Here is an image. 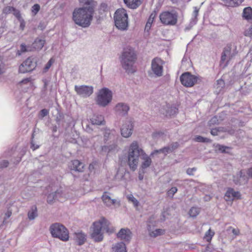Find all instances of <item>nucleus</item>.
I'll return each mask as SVG.
<instances>
[{"mask_svg": "<svg viewBox=\"0 0 252 252\" xmlns=\"http://www.w3.org/2000/svg\"><path fill=\"white\" fill-rule=\"evenodd\" d=\"M13 14L18 19V20H20L23 19L21 17L20 11L16 9L15 8V10L13 11Z\"/></svg>", "mask_w": 252, "mask_h": 252, "instance_id": "obj_43", "label": "nucleus"}, {"mask_svg": "<svg viewBox=\"0 0 252 252\" xmlns=\"http://www.w3.org/2000/svg\"><path fill=\"white\" fill-rule=\"evenodd\" d=\"M156 16V12L154 11L153 12H152L151 15H150V17L148 20V21L149 22H151V23H153V21H154V18H155Z\"/></svg>", "mask_w": 252, "mask_h": 252, "instance_id": "obj_55", "label": "nucleus"}, {"mask_svg": "<svg viewBox=\"0 0 252 252\" xmlns=\"http://www.w3.org/2000/svg\"><path fill=\"white\" fill-rule=\"evenodd\" d=\"M110 224V222L104 217L94 221L93 224L92 232L91 234V238L95 242H100L103 239L104 231L112 233L114 232V229L109 228Z\"/></svg>", "mask_w": 252, "mask_h": 252, "instance_id": "obj_2", "label": "nucleus"}, {"mask_svg": "<svg viewBox=\"0 0 252 252\" xmlns=\"http://www.w3.org/2000/svg\"><path fill=\"white\" fill-rule=\"evenodd\" d=\"M117 138V136L115 135L114 131L110 129H105L104 132V141L106 143L109 141L110 143H114Z\"/></svg>", "mask_w": 252, "mask_h": 252, "instance_id": "obj_21", "label": "nucleus"}, {"mask_svg": "<svg viewBox=\"0 0 252 252\" xmlns=\"http://www.w3.org/2000/svg\"><path fill=\"white\" fill-rule=\"evenodd\" d=\"M195 24V21H193V20L191 21L190 22L189 27H186V28L185 29V30L186 31L189 30L191 29V28L193 26V25H194Z\"/></svg>", "mask_w": 252, "mask_h": 252, "instance_id": "obj_57", "label": "nucleus"}, {"mask_svg": "<svg viewBox=\"0 0 252 252\" xmlns=\"http://www.w3.org/2000/svg\"><path fill=\"white\" fill-rule=\"evenodd\" d=\"M181 84L186 87H191L197 83L198 77L191 74L189 72L183 73L180 77Z\"/></svg>", "mask_w": 252, "mask_h": 252, "instance_id": "obj_10", "label": "nucleus"}, {"mask_svg": "<svg viewBox=\"0 0 252 252\" xmlns=\"http://www.w3.org/2000/svg\"><path fill=\"white\" fill-rule=\"evenodd\" d=\"M15 10V8L11 6L6 7L4 9L3 12L5 13L13 12V11Z\"/></svg>", "mask_w": 252, "mask_h": 252, "instance_id": "obj_47", "label": "nucleus"}, {"mask_svg": "<svg viewBox=\"0 0 252 252\" xmlns=\"http://www.w3.org/2000/svg\"><path fill=\"white\" fill-rule=\"evenodd\" d=\"M128 199L129 200H130L131 201H132L133 203L134 206H137L138 205V204H139L138 201L133 196L131 197H129Z\"/></svg>", "mask_w": 252, "mask_h": 252, "instance_id": "obj_54", "label": "nucleus"}, {"mask_svg": "<svg viewBox=\"0 0 252 252\" xmlns=\"http://www.w3.org/2000/svg\"><path fill=\"white\" fill-rule=\"evenodd\" d=\"M215 232L209 229L205 234L204 239H205L207 242H210L212 240L213 236L214 235Z\"/></svg>", "mask_w": 252, "mask_h": 252, "instance_id": "obj_32", "label": "nucleus"}, {"mask_svg": "<svg viewBox=\"0 0 252 252\" xmlns=\"http://www.w3.org/2000/svg\"><path fill=\"white\" fill-rule=\"evenodd\" d=\"M177 191V189L176 187H172L171 189L168 191V194L169 196H173Z\"/></svg>", "mask_w": 252, "mask_h": 252, "instance_id": "obj_46", "label": "nucleus"}, {"mask_svg": "<svg viewBox=\"0 0 252 252\" xmlns=\"http://www.w3.org/2000/svg\"><path fill=\"white\" fill-rule=\"evenodd\" d=\"M244 35L247 36H252V26L245 32Z\"/></svg>", "mask_w": 252, "mask_h": 252, "instance_id": "obj_50", "label": "nucleus"}, {"mask_svg": "<svg viewBox=\"0 0 252 252\" xmlns=\"http://www.w3.org/2000/svg\"><path fill=\"white\" fill-rule=\"evenodd\" d=\"M28 218L30 220H34L37 216V207L35 205H32L28 212Z\"/></svg>", "mask_w": 252, "mask_h": 252, "instance_id": "obj_28", "label": "nucleus"}, {"mask_svg": "<svg viewBox=\"0 0 252 252\" xmlns=\"http://www.w3.org/2000/svg\"><path fill=\"white\" fill-rule=\"evenodd\" d=\"M196 170V168L195 167L193 168H189L187 170V173L189 175H193V172Z\"/></svg>", "mask_w": 252, "mask_h": 252, "instance_id": "obj_53", "label": "nucleus"}, {"mask_svg": "<svg viewBox=\"0 0 252 252\" xmlns=\"http://www.w3.org/2000/svg\"><path fill=\"white\" fill-rule=\"evenodd\" d=\"M161 150L162 153H164L165 154L172 152L169 146L161 148Z\"/></svg>", "mask_w": 252, "mask_h": 252, "instance_id": "obj_49", "label": "nucleus"}, {"mask_svg": "<svg viewBox=\"0 0 252 252\" xmlns=\"http://www.w3.org/2000/svg\"><path fill=\"white\" fill-rule=\"evenodd\" d=\"M53 63L52 59H50L48 62L46 63L44 69L45 70V71H46L48 70L50 67H51L52 64Z\"/></svg>", "mask_w": 252, "mask_h": 252, "instance_id": "obj_52", "label": "nucleus"}, {"mask_svg": "<svg viewBox=\"0 0 252 252\" xmlns=\"http://www.w3.org/2000/svg\"><path fill=\"white\" fill-rule=\"evenodd\" d=\"M128 106L124 103H119L117 104L115 107V110L118 115L120 116H125L129 110Z\"/></svg>", "mask_w": 252, "mask_h": 252, "instance_id": "obj_20", "label": "nucleus"}, {"mask_svg": "<svg viewBox=\"0 0 252 252\" xmlns=\"http://www.w3.org/2000/svg\"><path fill=\"white\" fill-rule=\"evenodd\" d=\"M136 60V54L133 48L127 47L124 49L120 61L122 67L128 73H132L134 72L133 65Z\"/></svg>", "mask_w": 252, "mask_h": 252, "instance_id": "obj_4", "label": "nucleus"}, {"mask_svg": "<svg viewBox=\"0 0 252 252\" xmlns=\"http://www.w3.org/2000/svg\"><path fill=\"white\" fill-rule=\"evenodd\" d=\"M101 149H102V151H104V152H107V151L109 152L111 150V149L110 148V147L107 146H102Z\"/></svg>", "mask_w": 252, "mask_h": 252, "instance_id": "obj_64", "label": "nucleus"}, {"mask_svg": "<svg viewBox=\"0 0 252 252\" xmlns=\"http://www.w3.org/2000/svg\"><path fill=\"white\" fill-rule=\"evenodd\" d=\"M199 213V209L197 207H193L189 211V215L191 217L195 218Z\"/></svg>", "mask_w": 252, "mask_h": 252, "instance_id": "obj_33", "label": "nucleus"}, {"mask_svg": "<svg viewBox=\"0 0 252 252\" xmlns=\"http://www.w3.org/2000/svg\"><path fill=\"white\" fill-rule=\"evenodd\" d=\"M30 81H31V79L30 78H25V79H23V80H22L20 82V83L21 84H27L28 83H30Z\"/></svg>", "mask_w": 252, "mask_h": 252, "instance_id": "obj_62", "label": "nucleus"}, {"mask_svg": "<svg viewBox=\"0 0 252 252\" xmlns=\"http://www.w3.org/2000/svg\"><path fill=\"white\" fill-rule=\"evenodd\" d=\"M20 52L22 53L26 52L29 51V49H28L27 46L25 44L22 43L21 44L20 46Z\"/></svg>", "mask_w": 252, "mask_h": 252, "instance_id": "obj_45", "label": "nucleus"}, {"mask_svg": "<svg viewBox=\"0 0 252 252\" xmlns=\"http://www.w3.org/2000/svg\"><path fill=\"white\" fill-rule=\"evenodd\" d=\"M216 87L217 89L221 90L224 86V82L222 79H219L217 81Z\"/></svg>", "mask_w": 252, "mask_h": 252, "instance_id": "obj_38", "label": "nucleus"}, {"mask_svg": "<svg viewBox=\"0 0 252 252\" xmlns=\"http://www.w3.org/2000/svg\"><path fill=\"white\" fill-rule=\"evenodd\" d=\"M69 167L71 171L82 172L84 171V164L78 160H73L69 164Z\"/></svg>", "mask_w": 252, "mask_h": 252, "instance_id": "obj_17", "label": "nucleus"}, {"mask_svg": "<svg viewBox=\"0 0 252 252\" xmlns=\"http://www.w3.org/2000/svg\"><path fill=\"white\" fill-rule=\"evenodd\" d=\"M52 192L47 196V201L49 204L53 203L55 200H59L62 195L63 191L61 189H52Z\"/></svg>", "mask_w": 252, "mask_h": 252, "instance_id": "obj_13", "label": "nucleus"}, {"mask_svg": "<svg viewBox=\"0 0 252 252\" xmlns=\"http://www.w3.org/2000/svg\"><path fill=\"white\" fill-rule=\"evenodd\" d=\"M73 239L79 246H81L86 241V235L81 231L75 232L73 234Z\"/></svg>", "mask_w": 252, "mask_h": 252, "instance_id": "obj_19", "label": "nucleus"}, {"mask_svg": "<svg viewBox=\"0 0 252 252\" xmlns=\"http://www.w3.org/2000/svg\"><path fill=\"white\" fill-rule=\"evenodd\" d=\"M49 114V111L46 109H43L40 111V115L42 118L46 116Z\"/></svg>", "mask_w": 252, "mask_h": 252, "instance_id": "obj_48", "label": "nucleus"}, {"mask_svg": "<svg viewBox=\"0 0 252 252\" xmlns=\"http://www.w3.org/2000/svg\"><path fill=\"white\" fill-rule=\"evenodd\" d=\"M233 178V182L236 185H245L248 181L247 176L242 170L234 175Z\"/></svg>", "mask_w": 252, "mask_h": 252, "instance_id": "obj_15", "label": "nucleus"}, {"mask_svg": "<svg viewBox=\"0 0 252 252\" xmlns=\"http://www.w3.org/2000/svg\"><path fill=\"white\" fill-rule=\"evenodd\" d=\"M205 252H213V249L210 246V245H208L205 248V250L204 251Z\"/></svg>", "mask_w": 252, "mask_h": 252, "instance_id": "obj_63", "label": "nucleus"}, {"mask_svg": "<svg viewBox=\"0 0 252 252\" xmlns=\"http://www.w3.org/2000/svg\"><path fill=\"white\" fill-rule=\"evenodd\" d=\"M152 24L151 22L148 21L145 26V30L148 31L151 27Z\"/></svg>", "mask_w": 252, "mask_h": 252, "instance_id": "obj_59", "label": "nucleus"}, {"mask_svg": "<svg viewBox=\"0 0 252 252\" xmlns=\"http://www.w3.org/2000/svg\"><path fill=\"white\" fill-rule=\"evenodd\" d=\"M114 19L115 25L118 29L122 31L127 30L128 22L126 10L124 8L117 9L115 13Z\"/></svg>", "mask_w": 252, "mask_h": 252, "instance_id": "obj_6", "label": "nucleus"}, {"mask_svg": "<svg viewBox=\"0 0 252 252\" xmlns=\"http://www.w3.org/2000/svg\"><path fill=\"white\" fill-rule=\"evenodd\" d=\"M92 125H101L104 124V118L101 115L94 116L91 119Z\"/></svg>", "mask_w": 252, "mask_h": 252, "instance_id": "obj_26", "label": "nucleus"}, {"mask_svg": "<svg viewBox=\"0 0 252 252\" xmlns=\"http://www.w3.org/2000/svg\"><path fill=\"white\" fill-rule=\"evenodd\" d=\"M112 249V252H126V245L123 242L116 244Z\"/></svg>", "mask_w": 252, "mask_h": 252, "instance_id": "obj_27", "label": "nucleus"}, {"mask_svg": "<svg viewBox=\"0 0 252 252\" xmlns=\"http://www.w3.org/2000/svg\"><path fill=\"white\" fill-rule=\"evenodd\" d=\"M45 42V40L43 39L36 38L32 44V47L35 50H41L44 46Z\"/></svg>", "mask_w": 252, "mask_h": 252, "instance_id": "obj_25", "label": "nucleus"}, {"mask_svg": "<svg viewBox=\"0 0 252 252\" xmlns=\"http://www.w3.org/2000/svg\"><path fill=\"white\" fill-rule=\"evenodd\" d=\"M11 214H12L11 212L9 211H7L5 214V217H4L3 220V223L6 222V220L11 216Z\"/></svg>", "mask_w": 252, "mask_h": 252, "instance_id": "obj_56", "label": "nucleus"}, {"mask_svg": "<svg viewBox=\"0 0 252 252\" xmlns=\"http://www.w3.org/2000/svg\"><path fill=\"white\" fill-rule=\"evenodd\" d=\"M211 134L213 136H216L218 135V132L216 127L211 129Z\"/></svg>", "mask_w": 252, "mask_h": 252, "instance_id": "obj_60", "label": "nucleus"}, {"mask_svg": "<svg viewBox=\"0 0 252 252\" xmlns=\"http://www.w3.org/2000/svg\"><path fill=\"white\" fill-rule=\"evenodd\" d=\"M94 10L90 6L87 9L85 7L75 8L72 14L74 23L83 28L88 27L93 18Z\"/></svg>", "mask_w": 252, "mask_h": 252, "instance_id": "obj_3", "label": "nucleus"}, {"mask_svg": "<svg viewBox=\"0 0 252 252\" xmlns=\"http://www.w3.org/2000/svg\"><path fill=\"white\" fill-rule=\"evenodd\" d=\"M133 126L130 122L127 121L122 126L121 129L122 135L126 138L129 137L132 133Z\"/></svg>", "mask_w": 252, "mask_h": 252, "instance_id": "obj_16", "label": "nucleus"}, {"mask_svg": "<svg viewBox=\"0 0 252 252\" xmlns=\"http://www.w3.org/2000/svg\"><path fill=\"white\" fill-rule=\"evenodd\" d=\"M62 119L63 120V122L66 123V127H68L70 125V122L72 119L71 117L69 115H66L64 116L63 114L59 113V116H58L56 119V121L58 125L60 124Z\"/></svg>", "mask_w": 252, "mask_h": 252, "instance_id": "obj_23", "label": "nucleus"}, {"mask_svg": "<svg viewBox=\"0 0 252 252\" xmlns=\"http://www.w3.org/2000/svg\"><path fill=\"white\" fill-rule=\"evenodd\" d=\"M194 140L196 142L202 143H210L211 140L207 138L203 137L200 135H197L194 138Z\"/></svg>", "mask_w": 252, "mask_h": 252, "instance_id": "obj_34", "label": "nucleus"}, {"mask_svg": "<svg viewBox=\"0 0 252 252\" xmlns=\"http://www.w3.org/2000/svg\"><path fill=\"white\" fill-rule=\"evenodd\" d=\"M216 148L220 152H221L222 153H226L225 150L226 149H228L229 148L228 147H226V146H223V145L218 144L216 146Z\"/></svg>", "mask_w": 252, "mask_h": 252, "instance_id": "obj_40", "label": "nucleus"}, {"mask_svg": "<svg viewBox=\"0 0 252 252\" xmlns=\"http://www.w3.org/2000/svg\"><path fill=\"white\" fill-rule=\"evenodd\" d=\"M163 61L159 58H155L152 61L151 68L152 70L157 77H160L162 75L163 72Z\"/></svg>", "mask_w": 252, "mask_h": 252, "instance_id": "obj_12", "label": "nucleus"}, {"mask_svg": "<svg viewBox=\"0 0 252 252\" xmlns=\"http://www.w3.org/2000/svg\"><path fill=\"white\" fill-rule=\"evenodd\" d=\"M32 12L36 14L40 10V5L38 4H35L32 6Z\"/></svg>", "mask_w": 252, "mask_h": 252, "instance_id": "obj_41", "label": "nucleus"}, {"mask_svg": "<svg viewBox=\"0 0 252 252\" xmlns=\"http://www.w3.org/2000/svg\"><path fill=\"white\" fill-rule=\"evenodd\" d=\"M231 48L230 46H227L224 48L221 57V62H224L225 61L226 57L230 55L231 53Z\"/></svg>", "mask_w": 252, "mask_h": 252, "instance_id": "obj_31", "label": "nucleus"}, {"mask_svg": "<svg viewBox=\"0 0 252 252\" xmlns=\"http://www.w3.org/2000/svg\"><path fill=\"white\" fill-rule=\"evenodd\" d=\"M112 98V92L108 88H104L98 92L96 99V103L99 106L105 107L111 102Z\"/></svg>", "mask_w": 252, "mask_h": 252, "instance_id": "obj_7", "label": "nucleus"}, {"mask_svg": "<svg viewBox=\"0 0 252 252\" xmlns=\"http://www.w3.org/2000/svg\"><path fill=\"white\" fill-rule=\"evenodd\" d=\"M164 230L161 229H157L150 233V235L151 237H156L158 236L161 235L163 233Z\"/></svg>", "mask_w": 252, "mask_h": 252, "instance_id": "obj_35", "label": "nucleus"}, {"mask_svg": "<svg viewBox=\"0 0 252 252\" xmlns=\"http://www.w3.org/2000/svg\"><path fill=\"white\" fill-rule=\"evenodd\" d=\"M198 11H199V10L196 7H194V10L193 12V13H192V17L191 18V21H195V23L197 21V17L198 16Z\"/></svg>", "mask_w": 252, "mask_h": 252, "instance_id": "obj_39", "label": "nucleus"}, {"mask_svg": "<svg viewBox=\"0 0 252 252\" xmlns=\"http://www.w3.org/2000/svg\"><path fill=\"white\" fill-rule=\"evenodd\" d=\"M224 4L227 6L230 7H237L240 5L243 0H221Z\"/></svg>", "mask_w": 252, "mask_h": 252, "instance_id": "obj_24", "label": "nucleus"}, {"mask_svg": "<svg viewBox=\"0 0 252 252\" xmlns=\"http://www.w3.org/2000/svg\"><path fill=\"white\" fill-rule=\"evenodd\" d=\"M37 66V59L33 57H29L19 66V71L25 73L33 70Z\"/></svg>", "mask_w": 252, "mask_h": 252, "instance_id": "obj_9", "label": "nucleus"}, {"mask_svg": "<svg viewBox=\"0 0 252 252\" xmlns=\"http://www.w3.org/2000/svg\"><path fill=\"white\" fill-rule=\"evenodd\" d=\"M218 132H223L226 131V129L223 127H216Z\"/></svg>", "mask_w": 252, "mask_h": 252, "instance_id": "obj_61", "label": "nucleus"}, {"mask_svg": "<svg viewBox=\"0 0 252 252\" xmlns=\"http://www.w3.org/2000/svg\"><path fill=\"white\" fill-rule=\"evenodd\" d=\"M140 157L144 160L141 166L142 169H146L150 166L152 163L151 158L139 147L137 142L134 141L129 147L126 158L127 164L132 171H134L137 169Z\"/></svg>", "mask_w": 252, "mask_h": 252, "instance_id": "obj_1", "label": "nucleus"}, {"mask_svg": "<svg viewBox=\"0 0 252 252\" xmlns=\"http://www.w3.org/2000/svg\"><path fill=\"white\" fill-rule=\"evenodd\" d=\"M74 90L77 94L81 97L87 98L93 94L94 88L92 86L75 85Z\"/></svg>", "mask_w": 252, "mask_h": 252, "instance_id": "obj_11", "label": "nucleus"}, {"mask_svg": "<svg viewBox=\"0 0 252 252\" xmlns=\"http://www.w3.org/2000/svg\"><path fill=\"white\" fill-rule=\"evenodd\" d=\"M161 23L166 25H175L177 22L178 14L176 12L165 11L162 12L159 16Z\"/></svg>", "mask_w": 252, "mask_h": 252, "instance_id": "obj_8", "label": "nucleus"}, {"mask_svg": "<svg viewBox=\"0 0 252 252\" xmlns=\"http://www.w3.org/2000/svg\"><path fill=\"white\" fill-rule=\"evenodd\" d=\"M102 199L107 206H111V198L109 195L106 194H103L102 196Z\"/></svg>", "mask_w": 252, "mask_h": 252, "instance_id": "obj_36", "label": "nucleus"}, {"mask_svg": "<svg viewBox=\"0 0 252 252\" xmlns=\"http://www.w3.org/2000/svg\"><path fill=\"white\" fill-rule=\"evenodd\" d=\"M49 230L51 235L54 238L66 242L69 240V231L63 224L55 223L51 225Z\"/></svg>", "mask_w": 252, "mask_h": 252, "instance_id": "obj_5", "label": "nucleus"}, {"mask_svg": "<svg viewBox=\"0 0 252 252\" xmlns=\"http://www.w3.org/2000/svg\"><path fill=\"white\" fill-rule=\"evenodd\" d=\"M31 148L32 149L33 151H34L35 150H36V149L39 148V146L37 145H35L33 143L32 140L31 141Z\"/></svg>", "mask_w": 252, "mask_h": 252, "instance_id": "obj_58", "label": "nucleus"}, {"mask_svg": "<svg viewBox=\"0 0 252 252\" xmlns=\"http://www.w3.org/2000/svg\"><path fill=\"white\" fill-rule=\"evenodd\" d=\"M225 199L226 201L233 200L234 199H240L241 194L239 191H235L233 189L229 188L225 194Z\"/></svg>", "mask_w": 252, "mask_h": 252, "instance_id": "obj_18", "label": "nucleus"}, {"mask_svg": "<svg viewBox=\"0 0 252 252\" xmlns=\"http://www.w3.org/2000/svg\"><path fill=\"white\" fill-rule=\"evenodd\" d=\"M79 2L84 5H86L83 7L86 8L87 9L90 8V6L94 9V1L93 0H79Z\"/></svg>", "mask_w": 252, "mask_h": 252, "instance_id": "obj_30", "label": "nucleus"}, {"mask_svg": "<svg viewBox=\"0 0 252 252\" xmlns=\"http://www.w3.org/2000/svg\"><path fill=\"white\" fill-rule=\"evenodd\" d=\"M243 17L247 20H252V8L251 7L245 8L243 13Z\"/></svg>", "mask_w": 252, "mask_h": 252, "instance_id": "obj_29", "label": "nucleus"}, {"mask_svg": "<svg viewBox=\"0 0 252 252\" xmlns=\"http://www.w3.org/2000/svg\"><path fill=\"white\" fill-rule=\"evenodd\" d=\"M117 236L122 240L129 242L132 238V232L128 228H121Z\"/></svg>", "mask_w": 252, "mask_h": 252, "instance_id": "obj_14", "label": "nucleus"}, {"mask_svg": "<svg viewBox=\"0 0 252 252\" xmlns=\"http://www.w3.org/2000/svg\"><path fill=\"white\" fill-rule=\"evenodd\" d=\"M179 146V144L178 142H174L172 143L170 145H169V147L170 148V150L171 152H173L175 150L177 149Z\"/></svg>", "mask_w": 252, "mask_h": 252, "instance_id": "obj_42", "label": "nucleus"}, {"mask_svg": "<svg viewBox=\"0 0 252 252\" xmlns=\"http://www.w3.org/2000/svg\"><path fill=\"white\" fill-rule=\"evenodd\" d=\"M219 124V120L216 116L213 117L209 122V126H211L212 125H218Z\"/></svg>", "mask_w": 252, "mask_h": 252, "instance_id": "obj_37", "label": "nucleus"}, {"mask_svg": "<svg viewBox=\"0 0 252 252\" xmlns=\"http://www.w3.org/2000/svg\"><path fill=\"white\" fill-rule=\"evenodd\" d=\"M9 165V162L7 160H2L0 162V168H6L8 167Z\"/></svg>", "mask_w": 252, "mask_h": 252, "instance_id": "obj_44", "label": "nucleus"}, {"mask_svg": "<svg viewBox=\"0 0 252 252\" xmlns=\"http://www.w3.org/2000/svg\"><path fill=\"white\" fill-rule=\"evenodd\" d=\"M126 6L130 9H135L142 3V0H124Z\"/></svg>", "mask_w": 252, "mask_h": 252, "instance_id": "obj_22", "label": "nucleus"}, {"mask_svg": "<svg viewBox=\"0 0 252 252\" xmlns=\"http://www.w3.org/2000/svg\"><path fill=\"white\" fill-rule=\"evenodd\" d=\"M19 21L20 22L19 28L21 30L23 31L25 28L26 23L23 19Z\"/></svg>", "mask_w": 252, "mask_h": 252, "instance_id": "obj_51", "label": "nucleus"}]
</instances>
